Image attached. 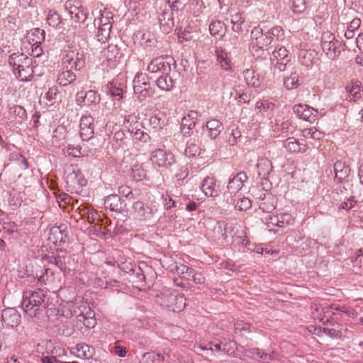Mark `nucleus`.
Here are the masks:
<instances>
[{
    "label": "nucleus",
    "instance_id": "1",
    "mask_svg": "<svg viewBox=\"0 0 363 363\" xmlns=\"http://www.w3.org/2000/svg\"><path fill=\"white\" fill-rule=\"evenodd\" d=\"M46 292L41 289L27 290L23 293L22 308L31 318L40 319L47 308Z\"/></svg>",
    "mask_w": 363,
    "mask_h": 363
},
{
    "label": "nucleus",
    "instance_id": "2",
    "mask_svg": "<svg viewBox=\"0 0 363 363\" xmlns=\"http://www.w3.org/2000/svg\"><path fill=\"white\" fill-rule=\"evenodd\" d=\"M155 301L167 311L173 312L182 311L186 305V299L184 295L169 289H164L155 296Z\"/></svg>",
    "mask_w": 363,
    "mask_h": 363
},
{
    "label": "nucleus",
    "instance_id": "3",
    "mask_svg": "<svg viewBox=\"0 0 363 363\" xmlns=\"http://www.w3.org/2000/svg\"><path fill=\"white\" fill-rule=\"evenodd\" d=\"M133 86L134 94L140 101L152 97L155 94L154 84L150 83L146 74L138 73L133 79Z\"/></svg>",
    "mask_w": 363,
    "mask_h": 363
},
{
    "label": "nucleus",
    "instance_id": "4",
    "mask_svg": "<svg viewBox=\"0 0 363 363\" xmlns=\"http://www.w3.org/2000/svg\"><path fill=\"white\" fill-rule=\"evenodd\" d=\"M176 67V61L172 57L160 56L151 60L147 66V71L150 73L160 72L162 74H167Z\"/></svg>",
    "mask_w": 363,
    "mask_h": 363
},
{
    "label": "nucleus",
    "instance_id": "5",
    "mask_svg": "<svg viewBox=\"0 0 363 363\" xmlns=\"http://www.w3.org/2000/svg\"><path fill=\"white\" fill-rule=\"evenodd\" d=\"M321 46L323 51L330 60H335L340 54V43L335 39L332 33L323 34Z\"/></svg>",
    "mask_w": 363,
    "mask_h": 363
},
{
    "label": "nucleus",
    "instance_id": "6",
    "mask_svg": "<svg viewBox=\"0 0 363 363\" xmlns=\"http://www.w3.org/2000/svg\"><path fill=\"white\" fill-rule=\"evenodd\" d=\"M152 163L158 167L169 168L174 162V155L164 149L158 148L151 153Z\"/></svg>",
    "mask_w": 363,
    "mask_h": 363
},
{
    "label": "nucleus",
    "instance_id": "7",
    "mask_svg": "<svg viewBox=\"0 0 363 363\" xmlns=\"http://www.w3.org/2000/svg\"><path fill=\"white\" fill-rule=\"evenodd\" d=\"M251 38L252 45L253 48H257L256 50H263L264 48L270 45L266 32V26L261 27V25H259L255 27L251 31Z\"/></svg>",
    "mask_w": 363,
    "mask_h": 363
},
{
    "label": "nucleus",
    "instance_id": "8",
    "mask_svg": "<svg viewBox=\"0 0 363 363\" xmlns=\"http://www.w3.org/2000/svg\"><path fill=\"white\" fill-rule=\"evenodd\" d=\"M130 213L138 220H147L152 217L153 209L147 203L136 201L133 203Z\"/></svg>",
    "mask_w": 363,
    "mask_h": 363
},
{
    "label": "nucleus",
    "instance_id": "9",
    "mask_svg": "<svg viewBox=\"0 0 363 363\" xmlns=\"http://www.w3.org/2000/svg\"><path fill=\"white\" fill-rule=\"evenodd\" d=\"M68 234L66 225H54L50 229L48 240L55 245H60L68 241Z\"/></svg>",
    "mask_w": 363,
    "mask_h": 363
},
{
    "label": "nucleus",
    "instance_id": "10",
    "mask_svg": "<svg viewBox=\"0 0 363 363\" xmlns=\"http://www.w3.org/2000/svg\"><path fill=\"white\" fill-rule=\"evenodd\" d=\"M296 116L303 121L313 123L317 119L318 111L306 104H296L293 106Z\"/></svg>",
    "mask_w": 363,
    "mask_h": 363
},
{
    "label": "nucleus",
    "instance_id": "11",
    "mask_svg": "<svg viewBox=\"0 0 363 363\" xmlns=\"http://www.w3.org/2000/svg\"><path fill=\"white\" fill-rule=\"evenodd\" d=\"M62 64L67 65L70 69L80 70L85 65V56L83 52L70 51L62 58Z\"/></svg>",
    "mask_w": 363,
    "mask_h": 363
},
{
    "label": "nucleus",
    "instance_id": "12",
    "mask_svg": "<svg viewBox=\"0 0 363 363\" xmlns=\"http://www.w3.org/2000/svg\"><path fill=\"white\" fill-rule=\"evenodd\" d=\"M100 95L94 90H89L86 92L78 91L76 94V102L80 106H96L100 102Z\"/></svg>",
    "mask_w": 363,
    "mask_h": 363
},
{
    "label": "nucleus",
    "instance_id": "13",
    "mask_svg": "<svg viewBox=\"0 0 363 363\" xmlns=\"http://www.w3.org/2000/svg\"><path fill=\"white\" fill-rule=\"evenodd\" d=\"M65 8L67 11L71 18L76 23H84L88 17L86 10L82 6H76L72 1H67Z\"/></svg>",
    "mask_w": 363,
    "mask_h": 363
},
{
    "label": "nucleus",
    "instance_id": "14",
    "mask_svg": "<svg viewBox=\"0 0 363 363\" xmlns=\"http://www.w3.org/2000/svg\"><path fill=\"white\" fill-rule=\"evenodd\" d=\"M248 177L245 172H240L234 174L232 178L229 179L227 186L228 193L235 194L242 189Z\"/></svg>",
    "mask_w": 363,
    "mask_h": 363
},
{
    "label": "nucleus",
    "instance_id": "15",
    "mask_svg": "<svg viewBox=\"0 0 363 363\" xmlns=\"http://www.w3.org/2000/svg\"><path fill=\"white\" fill-rule=\"evenodd\" d=\"M173 14L174 12L165 9L158 16L160 28L163 33L168 34L172 30L174 26Z\"/></svg>",
    "mask_w": 363,
    "mask_h": 363
},
{
    "label": "nucleus",
    "instance_id": "16",
    "mask_svg": "<svg viewBox=\"0 0 363 363\" xmlns=\"http://www.w3.org/2000/svg\"><path fill=\"white\" fill-rule=\"evenodd\" d=\"M1 320L8 327H16L21 323V315L16 308H7L2 311Z\"/></svg>",
    "mask_w": 363,
    "mask_h": 363
},
{
    "label": "nucleus",
    "instance_id": "17",
    "mask_svg": "<svg viewBox=\"0 0 363 363\" xmlns=\"http://www.w3.org/2000/svg\"><path fill=\"white\" fill-rule=\"evenodd\" d=\"M103 21H104L102 18L94 19V26H96L97 24L99 26V30L97 34L98 40L102 43H105L108 40L110 36L112 25L109 18H106L104 19V22Z\"/></svg>",
    "mask_w": 363,
    "mask_h": 363
},
{
    "label": "nucleus",
    "instance_id": "18",
    "mask_svg": "<svg viewBox=\"0 0 363 363\" xmlns=\"http://www.w3.org/2000/svg\"><path fill=\"white\" fill-rule=\"evenodd\" d=\"M199 116L196 111H190L187 116H184L182 120V132L184 136H190L193 128L195 127Z\"/></svg>",
    "mask_w": 363,
    "mask_h": 363
},
{
    "label": "nucleus",
    "instance_id": "19",
    "mask_svg": "<svg viewBox=\"0 0 363 363\" xmlns=\"http://www.w3.org/2000/svg\"><path fill=\"white\" fill-rule=\"evenodd\" d=\"M67 184L75 189H79L86 185V180L80 170L73 171L66 177Z\"/></svg>",
    "mask_w": 363,
    "mask_h": 363
},
{
    "label": "nucleus",
    "instance_id": "20",
    "mask_svg": "<svg viewBox=\"0 0 363 363\" xmlns=\"http://www.w3.org/2000/svg\"><path fill=\"white\" fill-rule=\"evenodd\" d=\"M104 205L106 208L116 212H122L127 206L125 201L122 200L117 194H111L108 196L105 199Z\"/></svg>",
    "mask_w": 363,
    "mask_h": 363
},
{
    "label": "nucleus",
    "instance_id": "21",
    "mask_svg": "<svg viewBox=\"0 0 363 363\" xmlns=\"http://www.w3.org/2000/svg\"><path fill=\"white\" fill-rule=\"evenodd\" d=\"M33 59L30 57L26 60L21 68L16 69L14 74L21 81L27 82L33 77V67L32 66Z\"/></svg>",
    "mask_w": 363,
    "mask_h": 363
},
{
    "label": "nucleus",
    "instance_id": "22",
    "mask_svg": "<svg viewBox=\"0 0 363 363\" xmlns=\"http://www.w3.org/2000/svg\"><path fill=\"white\" fill-rule=\"evenodd\" d=\"M284 147L293 153L305 152L307 150V145L305 140H298L294 137L288 138L284 145Z\"/></svg>",
    "mask_w": 363,
    "mask_h": 363
},
{
    "label": "nucleus",
    "instance_id": "23",
    "mask_svg": "<svg viewBox=\"0 0 363 363\" xmlns=\"http://www.w3.org/2000/svg\"><path fill=\"white\" fill-rule=\"evenodd\" d=\"M131 119H133V117L131 116H128L125 118L123 121L124 128H127L128 130L131 134H133L137 139L146 142L147 140L149 138V135L147 133H145L140 129L138 128V125L135 126V124L133 125V120L130 121ZM135 123L138 124V122H135Z\"/></svg>",
    "mask_w": 363,
    "mask_h": 363
},
{
    "label": "nucleus",
    "instance_id": "24",
    "mask_svg": "<svg viewBox=\"0 0 363 363\" xmlns=\"http://www.w3.org/2000/svg\"><path fill=\"white\" fill-rule=\"evenodd\" d=\"M67 251L62 248L57 250V255L48 257L50 264H54L61 272H65L67 269L66 259Z\"/></svg>",
    "mask_w": 363,
    "mask_h": 363
},
{
    "label": "nucleus",
    "instance_id": "25",
    "mask_svg": "<svg viewBox=\"0 0 363 363\" xmlns=\"http://www.w3.org/2000/svg\"><path fill=\"white\" fill-rule=\"evenodd\" d=\"M277 203V199L272 194L264 193L259 208L264 213H271L275 209Z\"/></svg>",
    "mask_w": 363,
    "mask_h": 363
},
{
    "label": "nucleus",
    "instance_id": "26",
    "mask_svg": "<svg viewBox=\"0 0 363 363\" xmlns=\"http://www.w3.org/2000/svg\"><path fill=\"white\" fill-rule=\"evenodd\" d=\"M201 190L207 196L216 197L220 194V190L216 187L214 178L206 177L202 183Z\"/></svg>",
    "mask_w": 363,
    "mask_h": 363
},
{
    "label": "nucleus",
    "instance_id": "27",
    "mask_svg": "<svg viewBox=\"0 0 363 363\" xmlns=\"http://www.w3.org/2000/svg\"><path fill=\"white\" fill-rule=\"evenodd\" d=\"M333 171L335 172V179L341 183L350 175V168L345 162L337 160L333 164Z\"/></svg>",
    "mask_w": 363,
    "mask_h": 363
},
{
    "label": "nucleus",
    "instance_id": "28",
    "mask_svg": "<svg viewBox=\"0 0 363 363\" xmlns=\"http://www.w3.org/2000/svg\"><path fill=\"white\" fill-rule=\"evenodd\" d=\"M64 65L66 69H62V70L58 74L57 79V82H58V84L63 86L70 84L77 79V76L72 71V69H69V66H68L67 65Z\"/></svg>",
    "mask_w": 363,
    "mask_h": 363
},
{
    "label": "nucleus",
    "instance_id": "29",
    "mask_svg": "<svg viewBox=\"0 0 363 363\" xmlns=\"http://www.w3.org/2000/svg\"><path fill=\"white\" fill-rule=\"evenodd\" d=\"M266 32L270 45H275L277 42L282 41L285 37V32L280 26H274L271 28L266 27Z\"/></svg>",
    "mask_w": 363,
    "mask_h": 363
},
{
    "label": "nucleus",
    "instance_id": "30",
    "mask_svg": "<svg viewBox=\"0 0 363 363\" xmlns=\"http://www.w3.org/2000/svg\"><path fill=\"white\" fill-rule=\"evenodd\" d=\"M317 52L313 50H302L298 54L299 62L301 65L310 68L317 59Z\"/></svg>",
    "mask_w": 363,
    "mask_h": 363
},
{
    "label": "nucleus",
    "instance_id": "31",
    "mask_svg": "<svg viewBox=\"0 0 363 363\" xmlns=\"http://www.w3.org/2000/svg\"><path fill=\"white\" fill-rule=\"evenodd\" d=\"M67 129L63 125H58L53 131L52 136V144L55 147L65 145L67 138Z\"/></svg>",
    "mask_w": 363,
    "mask_h": 363
},
{
    "label": "nucleus",
    "instance_id": "32",
    "mask_svg": "<svg viewBox=\"0 0 363 363\" xmlns=\"http://www.w3.org/2000/svg\"><path fill=\"white\" fill-rule=\"evenodd\" d=\"M330 324V328H323V330L325 331V335L329 336L331 338L339 339L342 337V330L343 329L342 325L336 322H330L329 320L323 322V325Z\"/></svg>",
    "mask_w": 363,
    "mask_h": 363
},
{
    "label": "nucleus",
    "instance_id": "33",
    "mask_svg": "<svg viewBox=\"0 0 363 363\" xmlns=\"http://www.w3.org/2000/svg\"><path fill=\"white\" fill-rule=\"evenodd\" d=\"M206 128L208 132V136L211 139H216L223 130V125L218 120L211 119L206 123Z\"/></svg>",
    "mask_w": 363,
    "mask_h": 363
},
{
    "label": "nucleus",
    "instance_id": "34",
    "mask_svg": "<svg viewBox=\"0 0 363 363\" xmlns=\"http://www.w3.org/2000/svg\"><path fill=\"white\" fill-rule=\"evenodd\" d=\"M214 53L216 56L217 62L220 64L222 69L229 70L230 69V62L227 52L220 47H214Z\"/></svg>",
    "mask_w": 363,
    "mask_h": 363
},
{
    "label": "nucleus",
    "instance_id": "35",
    "mask_svg": "<svg viewBox=\"0 0 363 363\" xmlns=\"http://www.w3.org/2000/svg\"><path fill=\"white\" fill-rule=\"evenodd\" d=\"M244 77L247 85L252 87H259L262 84V79L259 74L253 69H246L243 72Z\"/></svg>",
    "mask_w": 363,
    "mask_h": 363
},
{
    "label": "nucleus",
    "instance_id": "36",
    "mask_svg": "<svg viewBox=\"0 0 363 363\" xmlns=\"http://www.w3.org/2000/svg\"><path fill=\"white\" fill-rule=\"evenodd\" d=\"M30 57L25 55L23 53H13L9 57V64L13 67V72L17 69L21 68V65L24 64L26 60H29Z\"/></svg>",
    "mask_w": 363,
    "mask_h": 363
},
{
    "label": "nucleus",
    "instance_id": "37",
    "mask_svg": "<svg viewBox=\"0 0 363 363\" xmlns=\"http://www.w3.org/2000/svg\"><path fill=\"white\" fill-rule=\"evenodd\" d=\"M155 83L159 89L164 91H169L174 86V80L169 74H162L157 78Z\"/></svg>",
    "mask_w": 363,
    "mask_h": 363
},
{
    "label": "nucleus",
    "instance_id": "38",
    "mask_svg": "<svg viewBox=\"0 0 363 363\" xmlns=\"http://www.w3.org/2000/svg\"><path fill=\"white\" fill-rule=\"evenodd\" d=\"M301 84V80L296 71L292 72L291 74L286 77L284 80V85L289 90L296 89Z\"/></svg>",
    "mask_w": 363,
    "mask_h": 363
},
{
    "label": "nucleus",
    "instance_id": "39",
    "mask_svg": "<svg viewBox=\"0 0 363 363\" xmlns=\"http://www.w3.org/2000/svg\"><path fill=\"white\" fill-rule=\"evenodd\" d=\"M164 357L155 352H147L142 355L139 363H163Z\"/></svg>",
    "mask_w": 363,
    "mask_h": 363
},
{
    "label": "nucleus",
    "instance_id": "40",
    "mask_svg": "<svg viewBox=\"0 0 363 363\" xmlns=\"http://www.w3.org/2000/svg\"><path fill=\"white\" fill-rule=\"evenodd\" d=\"M271 60H284L290 61L291 56L289 55V51L286 49V48L279 45L276 46V48L272 52L271 57Z\"/></svg>",
    "mask_w": 363,
    "mask_h": 363
},
{
    "label": "nucleus",
    "instance_id": "41",
    "mask_svg": "<svg viewBox=\"0 0 363 363\" xmlns=\"http://www.w3.org/2000/svg\"><path fill=\"white\" fill-rule=\"evenodd\" d=\"M256 166L259 176L262 175L263 177H266L269 174L272 169V162L267 158L259 160Z\"/></svg>",
    "mask_w": 363,
    "mask_h": 363
},
{
    "label": "nucleus",
    "instance_id": "42",
    "mask_svg": "<svg viewBox=\"0 0 363 363\" xmlns=\"http://www.w3.org/2000/svg\"><path fill=\"white\" fill-rule=\"evenodd\" d=\"M104 55L108 61H116L117 58L121 57V53L117 45L111 44L104 50Z\"/></svg>",
    "mask_w": 363,
    "mask_h": 363
},
{
    "label": "nucleus",
    "instance_id": "43",
    "mask_svg": "<svg viewBox=\"0 0 363 363\" xmlns=\"http://www.w3.org/2000/svg\"><path fill=\"white\" fill-rule=\"evenodd\" d=\"M245 354L248 357H255L257 356L264 360H272L273 359L272 354L262 352L259 348H250L245 350Z\"/></svg>",
    "mask_w": 363,
    "mask_h": 363
},
{
    "label": "nucleus",
    "instance_id": "44",
    "mask_svg": "<svg viewBox=\"0 0 363 363\" xmlns=\"http://www.w3.org/2000/svg\"><path fill=\"white\" fill-rule=\"evenodd\" d=\"M47 23L53 28L60 29L62 20L59 13L56 11H50L47 16Z\"/></svg>",
    "mask_w": 363,
    "mask_h": 363
},
{
    "label": "nucleus",
    "instance_id": "45",
    "mask_svg": "<svg viewBox=\"0 0 363 363\" xmlns=\"http://www.w3.org/2000/svg\"><path fill=\"white\" fill-rule=\"evenodd\" d=\"M77 350L79 353L77 355L79 357L89 359L91 357L94 349L86 344L80 343L77 345Z\"/></svg>",
    "mask_w": 363,
    "mask_h": 363
},
{
    "label": "nucleus",
    "instance_id": "46",
    "mask_svg": "<svg viewBox=\"0 0 363 363\" xmlns=\"http://www.w3.org/2000/svg\"><path fill=\"white\" fill-rule=\"evenodd\" d=\"M201 152V148L194 142L189 140L186 143V147L184 150V155L188 157H194L196 155H199Z\"/></svg>",
    "mask_w": 363,
    "mask_h": 363
},
{
    "label": "nucleus",
    "instance_id": "47",
    "mask_svg": "<svg viewBox=\"0 0 363 363\" xmlns=\"http://www.w3.org/2000/svg\"><path fill=\"white\" fill-rule=\"evenodd\" d=\"M224 29H225V26L220 21H213L209 26V31L213 36L223 35V32Z\"/></svg>",
    "mask_w": 363,
    "mask_h": 363
},
{
    "label": "nucleus",
    "instance_id": "48",
    "mask_svg": "<svg viewBox=\"0 0 363 363\" xmlns=\"http://www.w3.org/2000/svg\"><path fill=\"white\" fill-rule=\"evenodd\" d=\"M130 177L137 182L142 181L146 177V172L139 164L134 165L131 169Z\"/></svg>",
    "mask_w": 363,
    "mask_h": 363
},
{
    "label": "nucleus",
    "instance_id": "49",
    "mask_svg": "<svg viewBox=\"0 0 363 363\" xmlns=\"http://www.w3.org/2000/svg\"><path fill=\"white\" fill-rule=\"evenodd\" d=\"M9 114L18 117L21 120H25L27 117L26 111L19 105H13L9 108Z\"/></svg>",
    "mask_w": 363,
    "mask_h": 363
},
{
    "label": "nucleus",
    "instance_id": "50",
    "mask_svg": "<svg viewBox=\"0 0 363 363\" xmlns=\"http://www.w3.org/2000/svg\"><path fill=\"white\" fill-rule=\"evenodd\" d=\"M32 36L33 38H30L29 40L34 43V44H41L45 38V31L39 28H36L33 30ZM31 43V42H30Z\"/></svg>",
    "mask_w": 363,
    "mask_h": 363
},
{
    "label": "nucleus",
    "instance_id": "51",
    "mask_svg": "<svg viewBox=\"0 0 363 363\" xmlns=\"http://www.w3.org/2000/svg\"><path fill=\"white\" fill-rule=\"evenodd\" d=\"M235 208L240 211H246L252 206L251 200L247 197L239 198L234 204Z\"/></svg>",
    "mask_w": 363,
    "mask_h": 363
},
{
    "label": "nucleus",
    "instance_id": "52",
    "mask_svg": "<svg viewBox=\"0 0 363 363\" xmlns=\"http://www.w3.org/2000/svg\"><path fill=\"white\" fill-rule=\"evenodd\" d=\"M289 3L291 4V9L294 13L301 14L306 9L305 0H289Z\"/></svg>",
    "mask_w": 363,
    "mask_h": 363
},
{
    "label": "nucleus",
    "instance_id": "53",
    "mask_svg": "<svg viewBox=\"0 0 363 363\" xmlns=\"http://www.w3.org/2000/svg\"><path fill=\"white\" fill-rule=\"evenodd\" d=\"M110 347L111 352L119 357H125L126 356L128 350L126 347L121 345L120 341H116L114 344Z\"/></svg>",
    "mask_w": 363,
    "mask_h": 363
},
{
    "label": "nucleus",
    "instance_id": "54",
    "mask_svg": "<svg viewBox=\"0 0 363 363\" xmlns=\"http://www.w3.org/2000/svg\"><path fill=\"white\" fill-rule=\"evenodd\" d=\"M109 94L113 96L117 97L118 99H121L123 97V89L117 86L116 83L114 82H109L107 84Z\"/></svg>",
    "mask_w": 363,
    "mask_h": 363
},
{
    "label": "nucleus",
    "instance_id": "55",
    "mask_svg": "<svg viewBox=\"0 0 363 363\" xmlns=\"http://www.w3.org/2000/svg\"><path fill=\"white\" fill-rule=\"evenodd\" d=\"M231 23L233 24V30L237 33L242 31V25L243 20H242L241 13H237L232 16Z\"/></svg>",
    "mask_w": 363,
    "mask_h": 363
},
{
    "label": "nucleus",
    "instance_id": "56",
    "mask_svg": "<svg viewBox=\"0 0 363 363\" xmlns=\"http://www.w3.org/2000/svg\"><path fill=\"white\" fill-rule=\"evenodd\" d=\"M137 191H138L136 189L134 191L132 190L130 187H129L127 185H122L118 188V193L121 194L123 196L129 199H135L136 195H138V194L136 193Z\"/></svg>",
    "mask_w": 363,
    "mask_h": 363
},
{
    "label": "nucleus",
    "instance_id": "57",
    "mask_svg": "<svg viewBox=\"0 0 363 363\" xmlns=\"http://www.w3.org/2000/svg\"><path fill=\"white\" fill-rule=\"evenodd\" d=\"M160 115V113L155 114L154 116H150V118H149V124L152 127V128L156 130L160 129L164 124V120H162Z\"/></svg>",
    "mask_w": 363,
    "mask_h": 363
},
{
    "label": "nucleus",
    "instance_id": "58",
    "mask_svg": "<svg viewBox=\"0 0 363 363\" xmlns=\"http://www.w3.org/2000/svg\"><path fill=\"white\" fill-rule=\"evenodd\" d=\"M275 129L278 130H281V133H292L294 130V127L291 125V122L289 121H283L279 123L278 121L276 122Z\"/></svg>",
    "mask_w": 363,
    "mask_h": 363
},
{
    "label": "nucleus",
    "instance_id": "59",
    "mask_svg": "<svg viewBox=\"0 0 363 363\" xmlns=\"http://www.w3.org/2000/svg\"><path fill=\"white\" fill-rule=\"evenodd\" d=\"M94 135V127L80 128V136L83 140H89Z\"/></svg>",
    "mask_w": 363,
    "mask_h": 363
},
{
    "label": "nucleus",
    "instance_id": "60",
    "mask_svg": "<svg viewBox=\"0 0 363 363\" xmlns=\"http://www.w3.org/2000/svg\"><path fill=\"white\" fill-rule=\"evenodd\" d=\"M279 224L278 227L282 228L285 225H290L293 222V218L289 213H284L279 214Z\"/></svg>",
    "mask_w": 363,
    "mask_h": 363
},
{
    "label": "nucleus",
    "instance_id": "61",
    "mask_svg": "<svg viewBox=\"0 0 363 363\" xmlns=\"http://www.w3.org/2000/svg\"><path fill=\"white\" fill-rule=\"evenodd\" d=\"M356 203H357V201L354 200V197L350 196V198H348L347 199L346 201L341 203L338 206V209L339 210L344 209L346 211H349L350 209L352 208L356 205Z\"/></svg>",
    "mask_w": 363,
    "mask_h": 363
},
{
    "label": "nucleus",
    "instance_id": "62",
    "mask_svg": "<svg viewBox=\"0 0 363 363\" xmlns=\"http://www.w3.org/2000/svg\"><path fill=\"white\" fill-rule=\"evenodd\" d=\"M94 118L90 116H83L80 120V128L94 127Z\"/></svg>",
    "mask_w": 363,
    "mask_h": 363
},
{
    "label": "nucleus",
    "instance_id": "63",
    "mask_svg": "<svg viewBox=\"0 0 363 363\" xmlns=\"http://www.w3.org/2000/svg\"><path fill=\"white\" fill-rule=\"evenodd\" d=\"M79 317L83 318L84 325L88 328H93L96 325V320L94 317H86L83 313Z\"/></svg>",
    "mask_w": 363,
    "mask_h": 363
},
{
    "label": "nucleus",
    "instance_id": "64",
    "mask_svg": "<svg viewBox=\"0 0 363 363\" xmlns=\"http://www.w3.org/2000/svg\"><path fill=\"white\" fill-rule=\"evenodd\" d=\"M60 94L57 86H52L48 89L45 94V98L51 101L57 99V95Z\"/></svg>",
    "mask_w": 363,
    "mask_h": 363
}]
</instances>
